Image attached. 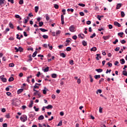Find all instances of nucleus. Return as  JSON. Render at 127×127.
<instances>
[{
	"label": "nucleus",
	"mask_w": 127,
	"mask_h": 127,
	"mask_svg": "<svg viewBox=\"0 0 127 127\" xmlns=\"http://www.w3.org/2000/svg\"><path fill=\"white\" fill-rule=\"evenodd\" d=\"M20 120L21 122L24 123L27 121V116H26V115H23L20 117Z\"/></svg>",
	"instance_id": "nucleus-1"
},
{
	"label": "nucleus",
	"mask_w": 127,
	"mask_h": 127,
	"mask_svg": "<svg viewBox=\"0 0 127 127\" xmlns=\"http://www.w3.org/2000/svg\"><path fill=\"white\" fill-rule=\"evenodd\" d=\"M0 79L2 82H3V83H6L7 81L6 78L4 77V75H1L0 76Z\"/></svg>",
	"instance_id": "nucleus-2"
},
{
	"label": "nucleus",
	"mask_w": 127,
	"mask_h": 127,
	"mask_svg": "<svg viewBox=\"0 0 127 127\" xmlns=\"http://www.w3.org/2000/svg\"><path fill=\"white\" fill-rule=\"evenodd\" d=\"M69 29L71 32H75V31H76V30H75V27L74 26V25H71L69 27Z\"/></svg>",
	"instance_id": "nucleus-3"
},
{
	"label": "nucleus",
	"mask_w": 127,
	"mask_h": 127,
	"mask_svg": "<svg viewBox=\"0 0 127 127\" xmlns=\"http://www.w3.org/2000/svg\"><path fill=\"white\" fill-rule=\"evenodd\" d=\"M12 104L13 105V106H15V107H16L17 106H19V105H20V102L18 101L13 102Z\"/></svg>",
	"instance_id": "nucleus-4"
},
{
	"label": "nucleus",
	"mask_w": 127,
	"mask_h": 127,
	"mask_svg": "<svg viewBox=\"0 0 127 127\" xmlns=\"http://www.w3.org/2000/svg\"><path fill=\"white\" fill-rule=\"evenodd\" d=\"M79 38H81V39H84L85 38V35L84 34H78Z\"/></svg>",
	"instance_id": "nucleus-5"
},
{
	"label": "nucleus",
	"mask_w": 127,
	"mask_h": 127,
	"mask_svg": "<svg viewBox=\"0 0 127 127\" xmlns=\"http://www.w3.org/2000/svg\"><path fill=\"white\" fill-rule=\"evenodd\" d=\"M114 25H115V26H118V27H121V26H122V25H121V24L117 21L114 22Z\"/></svg>",
	"instance_id": "nucleus-6"
},
{
	"label": "nucleus",
	"mask_w": 127,
	"mask_h": 127,
	"mask_svg": "<svg viewBox=\"0 0 127 127\" xmlns=\"http://www.w3.org/2000/svg\"><path fill=\"white\" fill-rule=\"evenodd\" d=\"M53 106L51 105H49L48 106H45V109H47V110H49L50 109H53Z\"/></svg>",
	"instance_id": "nucleus-7"
},
{
	"label": "nucleus",
	"mask_w": 127,
	"mask_h": 127,
	"mask_svg": "<svg viewBox=\"0 0 127 127\" xmlns=\"http://www.w3.org/2000/svg\"><path fill=\"white\" fill-rule=\"evenodd\" d=\"M122 7V3H118L116 6V9H120Z\"/></svg>",
	"instance_id": "nucleus-8"
},
{
	"label": "nucleus",
	"mask_w": 127,
	"mask_h": 127,
	"mask_svg": "<svg viewBox=\"0 0 127 127\" xmlns=\"http://www.w3.org/2000/svg\"><path fill=\"white\" fill-rule=\"evenodd\" d=\"M120 63L121 64H122V65H124V64H125V63H126V61H125V59H121L120 60Z\"/></svg>",
	"instance_id": "nucleus-9"
},
{
	"label": "nucleus",
	"mask_w": 127,
	"mask_h": 127,
	"mask_svg": "<svg viewBox=\"0 0 127 127\" xmlns=\"http://www.w3.org/2000/svg\"><path fill=\"white\" fill-rule=\"evenodd\" d=\"M103 38L104 40H108L110 38V36H104Z\"/></svg>",
	"instance_id": "nucleus-10"
},
{
	"label": "nucleus",
	"mask_w": 127,
	"mask_h": 127,
	"mask_svg": "<svg viewBox=\"0 0 127 127\" xmlns=\"http://www.w3.org/2000/svg\"><path fill=\"white\" fill-rule=\"evenodd\" d=\"M100 54H97L96 55V60H100V59H101V58H102V57L100 56ZM100 58V59H99Z\"/></svg>",
	"instance_id": "nucleus-11"
},
{
	"label": "nucleus",
	"mask_w": 127,
	"mask_h": 127,
	"mask_svg": "<svg viewBox=\"0 0 127 127\" xmlns=\"http://www.w3.org/2000/svg\"><path fill=\"white\" fill-rule=\"evenodd\" d=\"M23 92V89H20L17 90V94L19 95V94H21V92Z\"/></svg>",
	"instance_id": "nucleus-12"
},
{
	"label": "nucleus",
	"mask_w": 127,
	"mask_h": 127,
	"mask_svg": "<svg viewBox=\"0 0 127 127\" xmlns=\"http://www.w3.org/2000/svg\"><path fill=\"white\" fill-rule=\"evenodd\" d=\"M95 71H96V72H98V73H102V72H103V70L101 68L96 69Z\"/></svg>",
	"instance_id": "nucleus-13"
},
{
	"label": "nucleus",
	"mask_w": 127,
	"mask_h": 127,
	"mask_svg": "<svg viewBox=\"0 0 127 127\" xmlns=\"http://www.w3.org/2000/svg\"><path fill=\"white\" fill-rule=\"evenodd\" d=\"M39 121H41V120H44V116L43 115H41L38 118Z\"/></svg>",
	"instance_id": "nucleus-14"
},
{
	"label": "nucleus",
	"mask_w": 127,
	"mask_h": 127,
	"mask_svg": "<svg viewBox=\"0 0 127 127\" xmlns=\"http://www.w3.org/2000/svg\"><path fill=\"white\" fill-rule=\"evenodd\" d=\"M15 17L16 18H18L19 19H20V20H21V19H22L21 17H20V16L19 15H18V14H15Z\"/></svg>",
	"instance_id": "nucleus-15"
},
{
	"label": "nucleus",
	"mask_w": 127,
	"mask_h": 127,
	"mask_svg": "<svg viewBox=\"0 0 127 127\" xmlns=\"http://www.w3.org/2000/svg\"><path fill=\"white\" fill-rule=\"evenodd\" d=\"M3 3H4V0H0V6H2Z\"/></svg>",
	"instance_id": "nucleus-16"
},
{
	"label": "nucleus",
	"mask_w": 127,
	"mask_h": 127,
	"mask_svg": "<svg viewBox=\"0 0 127 127\" xmlns=\"http://www.w3.org/2000/svg\"><path fill=\"white\" fill-rule=\"evenodd\" d=\"M39 30H41V31L42 32H46V31H48V30H46L42 28H40Z\"/></svg>",
	"instance_id": "nucleus-17"
},
{
	"label": "nucleus",
	"mask_w": 127,
	"mask_h": 127,
	"mask_svg": "<svg viewBox=\"0 0 127 127\" xmlns=\"http://www.w3.org/2000/svg\"><path fill=\"white\" fill-rule=\"evenodd\" d=\"M48 89H46V87H45V89L43 90V93L44 95H46L47 92L46 91H48Z\"/></svg>",
	"instance_id": "nucleus-18"
},
{
	"label": "nucleus",
	"mask_w": 127,
	"mask_h": 127,
	"mask_svg": "<svg viewBox=\"0 0 127 127\" xmlns=\"http://www.w3.org/2000/svg\"><path fill=\"white\" fill-rule=\"evenodd\" d=\"M44 72H48L49 71V67L47 66L43 69Z\"/></svg>",
	"instance_id": "nucleus-19"
},
{
	"label": "nucleus",
	"mask_w": 127,
	"mask_h": 127,
	"mask_svg": "<svg viewBox=\"0 0 127 127\" xmlns=\"http://www.w3.org/2000/svg\"><path fill=\"white\" fill-rule=\"evenodd\" d=\"M30 103H31L29 104V108H32V106L33 105V101L31 100Z\"/></svg>",
	"instance_id": "nucleus-20"
},
{
	"label": "nucleus",
	"mask_w": 127,
	"mask_h": 127,
	"mask_svg": "<svg viewBox=\"0 0 127 127\" xmlns=\"http://www.w3.org/2000/svg\"><path fill=\"white\" fill-rule=\"evenodd\" d=\"M29 59L28 60V61H32V57L31 56V55H29Z\"/></svg>",
	"instance_id": "nucleus-21"
},
{
	"label": "nucleus",
	"mask_w": 127,
	"mask_h": 127,
	"mask_svg": "<svg viewBox=\"0 0 127 127\" xmlns=\"http://www.w3.org/2000/svg\"><path fill=\"white\" fill-rule=\"evenodd\" d=\"M97 51V48L96 47H94L90 49V51Z\"/></svg>",
	"instance_id": "nucleus-22"
},
{
	"label": "nucleus",
	"mask_w": 127,
	"mask_h": 127,
	"mask_svg": "<svg viewBox=\"0 0 127 127\" xmlns=\"http://www.w3.org/2000/svg\"><path fill=\"white\" fill-rule=\"evenodd\" d=\"M38 9H39V7H38V6H36L35 7V12H38Z\"/></svg>",
	"instance_id": "nucleus-23"
},
{
	"label": "nucleus",
	"mask_w": 127,
	"mask_h": 127,
	"mask_svg": "<svg viewBox=\"0 0 127 127\" xmlns=\"http://www.w3.org/2000/svg\"><path fill=\"white\" fill-rule=\"evenodd\" d=\"M82 43L83 46H87V42L86 41H82Z\"/></svg>",
	"instance_id": "nucleus-24"
},
{
	"label": "nucleus",
	"mask_w": 127,
	"mask_h": 127,
	"mask_svg": "<svg viewBox=\"0 0 127 127\" xmlns=\"http://www.w3.org/2000/svg\"><path fill=\"white\" fill-rule=\"evenodd\" d=\"M123 34H124V32H120V33H118V36H120V37H123Z\"/></svg>",
	"instance_id": "nucleus-25"
},
{
	"label": "nucleus",
	"mask_w": 127,
	"mask_h": 127,
	"mask_svg": "<svg viewBox=\"0 0 127 127\" xmlns=\"http://www.w3.org/2000/svg\"><path fill=\"white\" fill-rule=\"evenodd\" d=\"M95 79H100L101 78V75H96L94 76Z\"/></svg>",
	"instance_id": "nucleus-26"
},
{
	"label": "nucleus",
	"mask_w": 127,
	"mask_h": 127,
	"mask_svg": "<svg viewBox=\"0 0 127 127\" xmlns=\"http://www.w3.org/2000/svg\"><path fill=\"white\" fill-rule=\"evenodd\" d=\"M60 56H61V57H63V58H65V57H66V55H65V54H64V53H62L60 54Z\"/></svg>",
	"instance_id": "nucleus-27"
},
{
	"label": "nucleus",
	"mask_w": 127,
	"mask_h": 127,
	"mask_svg": "<svg viewBox=\"0 0 127 127\" xmlns=\"http://www.w3.org/2000/svg\"><path fill=\"white\" fill-rule=\"evenodd\" d=\"M13 80H14V78H13V77H10L8 79V81L12 82V81H13Z\"/></svg>",
	"instance_id": "nucleus-28"
},
{
	"label": "nucleus",
	"mask_w": 127,
	"mask_h": 127,
	"mask_svg": "<svg viewBox=\"0 0 127 127\" xmlns=\"http://www.w3.org/2000/svg\"><path fill=\"white\" fill-rule=\"evenodd\" d=\"M52 78H57V74H56V73H53L52 74Z\"/></svg>",
	"instance_id": "nucleus-29"
},
{
	"label": "nucleus",
	"mask_w": 127,
	"mask_h": 127,
	"mask_svg": "<svg viewBox=\"0 0 127 127\" xmlns=\"http://www.w3.org/2000/svg\"><path fill=\"white\" fill-rule=\"evenodd\" d=\"M46 19L47 21L50 19V18L49 17V16H48V14H47L46 15Z\"/></svg>",
	"instance_id": "nucleus-30"
},
{
	"label": "nucleus",
	"mask_w": 127,
	"mask_h": 127,
	"mask_svg": "<svg viewBox=\"0 0 127 127\" xmlns=\"http://www.w3.org/2000/svg\"><path fill=\"white\" fill-rule=\"evenodd\" d=\"M54 7L55 8H56V9H58V8H59V6L58 5V4H54Z\"/></svg>",
	"instance_id": "nucleus-31"
},
{
	"label": "nucleus",
	"mask_w": 127,
	"mask_h": 127,
	"mask_svg": "<svg viewBox=\"0 0 127 127\" xmlns=\"http://www.w3.org/2000/svg\"><path fill=\"white\" fill-rule=\"evenodd\" d=\"M89 77H90V82L91 83H93V82L94 81V79H93V77H92V75H89Z\"/></svg>",
	"instance_id": "nucleus-32"
},
{
	"label": "nucleus",
	"mask_w": 127,
	"mask_h": 127,
	"mask_svg": "<svg viewBox=\"0 0 127 127\" xmlns=\"http://www.w3.org/2000/svg\"><path fill=\"white\" fill-rule=\"evenodd\" d=\"M37 55V51H35V52L33 53V55H32V57L34 58L35 57V56H36V55Z\"/></svg>",
	"instance_id": "nucleus-33"
},
{
	"label": "nucleus",
	"mask_w": 127,
	"mask_h": 127,
	"mask_svg": "<svg viewBox=\"0 0 127 127\" xmlns=\"http://www.w3.org/2000/svg\"><path fill=\"white\" fill-rule=\"evenodd\" d=\"M9 27H10V28H12V29H13L14 27H13V25L12 24V23H9Z\"/></svg>",
	"instance_id": "nucleus-34"
},
{
	"label": "nucleus",
	"mask_w": 127,
	"mask_h": 127,
	"mask_svg": "<svg viewBox=\"0 0 127 127\" xmlns=\"http://www.w3.org/2000/svg\"><path fill=\"white\" fill-rule=\"evenodd\" d=\"M125 15H126V14H125V12L121 11V16H122V17H125Z\"/></svg>",
	"instance_id": "nucleus-35"
},
{
	"label": "nucleus",
	"mask_w": 127,
	"mask_h": 127,
	"mask_svg": "<svg viewBox=\"0 0 127 127\" xmlns=\"http://www.w3.org/2000/svg\"><path fill=\"white\" fill-rule=\"evenodd\" d=\"M123 74L124 75V76H127V71L123 70Z\"/></svg>",
	"instance_id": "nucleus-36"
},
{
	"label": "nucleus",
	"mask_w": 127,
	"mask_h": 127,
	"mask_svg": "<svg viewBox=\"0 0 127 127\" xmlns=\"http://www.w3.org/2000/svg\"><path fill=\"white\" fill-rule=\"evenodd\" d=\"M18 50L20 52H22V51H23V49H22L21 47H19L18 48Z\"/></svg>",
	"instance_id": "nucleus-37"
},
{
	"label": "nucleus",
	"mask_w": 127,
	"mask_h": 127,
	"mask_svg": "<svg viewBox=\"0 0 127 127\" xmlns=\"http://www.w3.org/2000/svg\"><path fill=\"white\" fill-rule=\"evenodd\" d=\"M33 108L35 112H38V111H39V108H36V106H34Z\"/></svg>",
	"instance_id": "nucleus-38"
},
{
	"label": "nucleus",
	"mask_w": 127,
	"mask_h": 127,
	"mask_svg": "<svg viewBox=\"0 0 127 127\" xmlns=\"http://www.w3.org/2000/svg\"><path fill=\"white\" fill-rule=\"evenodd\" d=\"M69 64H70V65H73L74 64V61H73V60H71L69 61Z\"/></svg>",
	"instance_id": "nucleus-39"
},
{
	"label": "nucleus",
	"mask_w": 127,
	"mask_h": 127,
	"mask_svg": "<svg viewBox=\"0 0 127 127\" xmlns=\"http://www.w3.org/2000/svg\"><path fill=\"white\" fill-rule=\"evenodd\" d=\"M43 38L44 39H47V38H48V36L47 35H43Z\"/></svg>",
	"instance_id": "nucleus-40"
},
{
	"label": "nucleus",
	"mask_w": 127,
	"mask_h": 127,
	"mask_svg": "<svg viewBox=\"0 0 127 127\" xmlns=\"http://www.w3.org/2000/svg\"><path fill=\"white\" fill-rule=\"evenodd\" d=\"M61 33V31L58 30V31H56V35H58L60 34Z\"/></svg>",
	"instance_id": "nucleus-41"
},
{
	"label": "nucleus",
	"mask_w": 127,
	"mask_h": 127,
	"mask_svg": "<svg viewBox=\"0 0 127 127\" xmlns=\"http://www.w3.org/2000/svg\"><path fill=\"white\" fill-rule=\"evenodd\" d=\"M78 5H79V6H82V7H84V6H85V4H84V3H78Z\"/></svg>",
	"instance_id": "nucleus-42"
},
{
	"label": "nucleus",
	"mask_w": 127,
	"mask_h": 127,
	"mask_svg": "<svg viewBox=\"0 0 127 127\" xmlns=\"http://www.w3.org/2000/svg\"><path fill=\"white\" fill-rule=\"evenodd\" d=\"M96 33H94L91 36H90V38H93V37H95Z\"/></svg>",
	"instance_id": "nucleus-43"
},
{
	"label": "nucleus",
	"mask_w": 127,
	"mask_h": 127,
	"mask_svg": "<svg viewBox=\"0 0 127 127\" xmlns=\"http://www.w3.org/2000/svg\"><path fill=\"white\" fill-rule=\"evenodd\" d=\"M66 51H71V47H68L66 49Z\"/></svg>",
	"instance_id": "nucleus-44"
},
{
	"label": "nucleus",
	"mask_w": 127,
	"mask_h": 127,
	"mask_svg": "<svg viewBox=\"0 0 127 127\" xmlns=\"http://www.w3.org/2000/svg\"><path fill=\"white\" fill-rule=\"evenodd\" d=\"M119 42V40L117 39L115 40V41L113 42V44H117Z\"/></svg>",
	"instance_id": "nucleus-45"
},
{
	"label": "nucleus",
	"mask_w": 127,
	"mask_h": 127,
	"mask_svg": "<svg viewBox=\"0 0 127 127\" xmlns=\"http://www.w3.org/2000/svg\"><path fill=\"white\" fill-rule=\"evenodd\" d=\"M9 67H14V64H12V63L9 64Z\"/></svg>",
	"instance_id": "nucleus-46"
},
{
	"label": "nucleus",
	"mask_w": 127,
	"mask_h": 127,
	"mask_svg": "<svg viewBox=\"0 0 127 127\" xmlns=\"http://www.w3.org/2000/svg\"><path fill=\"white\" fill-rule=\"evenodd\" d=\"M39 24L40 27H41V26H42V25H43V22H40L39 23Z\"/></svg>",
	"instance_id": "nucleus-47"
},
{
	"label": "nucleus",
	"mask_w": 127,
	"mask_h": 127,
	"mask_svg": "<svg viewBox=\"0 0 127 127\" xmlns=\"http://www.w3.org/2000/svg\"><path fill=\"white\" fill-rule=\"evenodd\" d=\"M8 40L12 41L14 40V38H13L12 37H10V38H8Z\"/></svg>",
	"instance_id": "nucleus-48"
},
{
	"label": "nucleus",
	"mask_w": 127,
	"mask_h": 127,
	"mask_svg": "<svg viewBox=\"0 0 127 127\" xmlns=\"http://www.w3.org/2000/svg\"><path fill=\"white\" fill-rule=\"evenodd\" d=\"M111 71H112V70H111V69H109H109H107V70L106 71V73L108 74V73H111Z\"/></svg>",
	"instance_id": "nucleus-49"
},
{
	"label": "nucleus",
	"mask_w": 127,
	"mask_h": 127,
	"mask_svg": "<svg viewBox=\"0 0 127 127\" xmlns=\"http://www.w3.org/2000/svg\"><path fill=\"white\" fill-rule=\"evenodd\" d=\"M19 4H23V0H20L19 1Z\"/></svg>",
	"instance_id": "nucleus-50"
},
{
	"label": "nucleus",
	"mask_w": 127,
	"mask_h": 127,
	"mask_svg": "<svg viewBox=\"0 0 127 127\" xmlns=\"http://www.w3.org/2000/svg\"><path fill=\"white\" fill-rule=\"evenodd\" d=\"M126 40H123L121 41V43H122V44H125V43H126Z\"/></svg>",
	"instance_id": "nucleus-51"
},
{
	"label": "nucleus",
	"mask_w": 127,
	"mask_h": 127,
	"mask_svg": "<svg viewBox=\"0 0 127 127\" xmlns=\"http://www.w3.org/2000/svg\"><path fill=\"white\" fill-rule=\"evenodd\" d=\"M58 47H59V49H62V48H63V47H64V46H63V45H61L59 46Z\"/></svg>",
	"instance_id": "nucleus-52"
},
{
	"label": "nucleus",
	"mask_w": 127,
	"mask_h": 127,
	"mask_svg": "<svg viewBox=\"0 0 127 127\" xmlns=\"http://www.w3.org/2000/svg\"><path fill=\"white\" fill-rule=\"evenodd\" d=\"M77 37L76 35H74L73 36H72V39H73L74 40H76V39H77Z\"/></svg>",
	"instance_id": "nucleus-53"
},
{
	"label": "nucleus",
	"mask_w": 127,
	"mask_h": 127,
	"mask_svg": "<svg viewBox=\"0 0 127 127\" xmlns=\"http://www.w3.org/2000/svg\"><path fill=\"white\" fill-rule=\"evenodd\" d=\"M61 126H62V121H60L59 123L58 124V126L60 127Z\"/></svg>",
	"instance_id": "nucleus-54"
},
{
	"label": "nucleus",
	"mask_w": 127,
	"mask_h": 127,
	"mask_svg": "<svg viewBox=\"0 0 127 127\" xmlns=\"http://www.w3.org/2000/svg\"><path fill=\"white\" fill-rule=\"evenodd\" d=\"M107 65H108L109 67H112V66H113V64H112V63H108Z\"/></svg>",
	"instance_id": "nucleus-55"
},
{
	"label": "nucleus",
	"mask_w": 127,
	"mask_h": 127,
	"mask_svg": "<svg viewBox=\"0 0 127 127\" xmlns=\"http://www.w3.org/2000/svg\"><path fill=\"white\" fill-rule=\"evenodd\" d=\"M120 49V47H117L116 49H115V51L118 52V51H119Z\"/></svg>",
	"instance_id": "nucleus-56"
},
{
	"label": "nucleus",
	"mask_w": 127,
	"mask_h": 127,
	"mask_svg": "<svg viewBox=\"0 0 127 127\" xmlns=\"http://www.w3.org/2000/svg\"><path fill=\"white\" fill-rule=\"evenodd\" d=\"M98 93H99V94H101V93H102V90L101 89H98L97 91V94H98Z\"/></svg>",
	"instance_id": "nucleus-57"
},
{
	"label": "nucleus",
	"mask_w": 127,
	"mask_h": 127,
	"mask_svg": "<svg viewBox=\"0 0 127 127\" xmlns=\"http://www.w3.org/2000/svg\"><path fill=\"white\" fill-rule=\"evenodd\" d=\"M79 14H80V15H81V16H84V12H80L79 13Z\"/></svg>",
	"instance_id": "nucleus-58"
},
{
	"label": "nucleus",
	"mask_w": 127,
	"mask_h": 127,
	"mask_svg": "<svg viewBox=\"0 0 127 127\" xmlns=\"http://www.w3.org/2000/svg\"><path fill=\"white\" fill-rule=\"evenodd\" d=\"M5 118H6L7 119H9V118H10V116H9V114H7L5 115Z\"/></svg>",
	"instance_id": "nucleus-59"
},
{
	"label": "nucleus",
	"mask_w": 127,
	"mask_h": 127,
	"mask_svg": "<svg viewBox=\"0 0 127 127\" xmlns=\"http://www.w3.org/2000/svg\"><path fill=\"white\" fill-rule=\"evenodd\" d=\"M77 83H78V84H80L81 83V79L80 78L77 79Z\"/></svg>",
	"instance_id": "nucleus-60"
},
{
	"label": "nucleus",
	"mask_w": 127,
	"mask_h": 127,
	"mask_svg": "<svg viewBox=\"0 0 127 127\" xmlns=\"http://www.w3.org/2000/svg\"><path fill=\"white\" fill-rule=\"evenodd\" d=\"M17 29L18 30H20L21 31H22V29L20 27H19V26H17Z\"/></svg>",
	"instance_id": "nucleus-61"
},
{
	"label": "nucleus",
	"mask_w": 127,
	"mask_h": 127,
	"mask_svg": "<svg viewBox=\"0 0 127 127\" xmlns=\"http://www.w3.org/2000/svg\"><path fill=\"white\" fill-rule=\"evenodd\" d=\"M3 127H7V124L6 123H4L2 125Z\"/></svg>",
	"instance_id": "nucleus-62"
},
{
	"label": "nucleus",
	"mask_w": 127,
	"mask_h": 127,
	"mask_svg": "<svg viewBox=\"0 0 127 127\" xmlns=\"http://www.w3.org/2000/svg\"><path fill=\"white\" fill-rule=\"evenodd\" d=\"M86 24H88V25L91 24V21L88 20L86 22Z\"/></svg>",
	"instance_id": "nucleus-63"
},
{
	"label": "nucleus",
	"mask_w": 127,
	"mask_h": 127,
	"mask_svg": "<svg viewBox=\"0 0 127 127\" xmlns=\"http://www.w3.org/2000/svg\"><path fill=\"white\" fill-rule=\"evenodd\" d=\"M104 81V78H102L99 80V84H101V82H103Z\"/></svg>",
	"instance_id": "nucleus-64"
}]
</instances>
